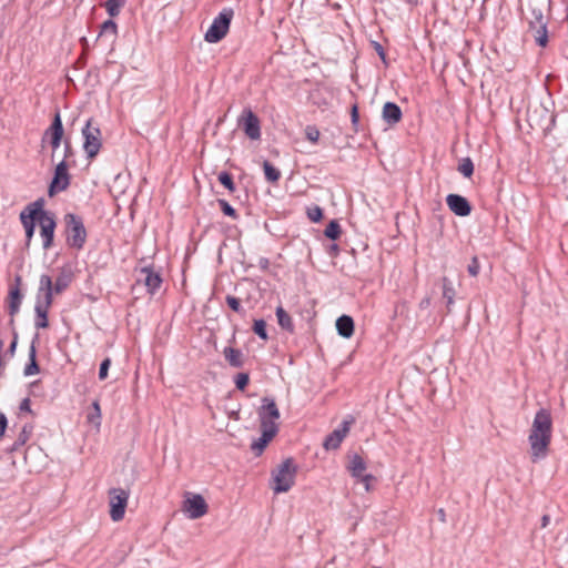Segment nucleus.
<instances>
[{"label": "nucleus", "instance_id": "54", "mask_svg": "<svg viewBox=\"0 0 568 568\" xmlns=\"http://www.w3.org/2000/svg\"><path fill=\"white\" fill-rule=\"evenodd\" d=\"M429 305H430V298L429 297L423 298L420 301V303H419V307L420 308H427Z\"/></svg>", "mask_w": 568, "mask_h": 568}, {"label": "nucleus", "instance_id": "7", "mask_svg": "<svg viewBox=\"0 0 568 568\" xmlns=\"http://www.w3.org/2000/svg\"><path fill=\"white\" fill-rule=\"evenodd\" d=\"M527 121L531 129L539 130L547 134L551 131L556 115L542 105L529 108L527 111Z\"/></svg>", "mask_w": 568, "mask_h": 568}, {"label": "nucleus", "instance_id": "48", "mask_svg": "<svg viewBox=\"0 0 568 568\" xmlns=\"http://www.w3.org/2000/svg\"><path fill=\"white\" fill-rule=\"evenodd\" d=\"M373 47H374L375 51L377 52V54L379 55V58L383 60V62L386 63V53L384 51L383 45L379 42L374 41Z\"/></svg>", "mask_w": 568, "mask_h": 568}, {"label": "nucleus", "instance_id": "32", "mask_svg": "<svg viewBox=\"0 0 568 568\" xmlns=\"http://www.w3.org/2000/svg\"><path fill=\"white\" fill-rule=\"evenodd\" d=\"M341 233H342V229H341L339 223L336 220H332L327 224V226L324 231L325 236L333 241L339 239Z\"/></svg>", "mask_w": 568, "mask_h": 568}, {"label": "nucleus", "instance_id": "23", "mask_svg": "<svg viewBox=\"0 0 568 568\" xmlns=\"http://www.w3.org/2000/svg\"><path fill=\"white\" fill-rule=\"evenodd\" d=\"M63 133H64V129H63L61 115H60V112L57 111L54 116H53L52 123L45 130L42 140L44 141L47 138H49V139H62L63 138Z\"/></svg>", "mask_w": 568, "mask_h": 568}, {"label": "nucleus", "instance_id": "50", "mask_svg": "<svg viewBox=\"0 0 568 568\" xmlns=\"http://www.w3.org/2000/svg\"><path fill=\"white\" fill-rule=\"evenodd\" d=\"M351 119H352V123L354 125H356L359 121V113H358V108L356 104H354L352 106V111H351Z\"/></svg>", "mask_w": 568, "mask_h": 568}, {"label": "nucleus", "instance_id": "29", "mask_svg": "<svg viewBox=\"0 0 568 568\" xmlns=\"http://www.w3.org/2000/svg\"><path fill=\"white\" fill-rule=\"evenodd\" d=\"M32 434V426L30 425H24L21 429V432L19 433L17 439L14 440V443L12 444L10 450L11 452H16L18 450L20 447H22L30 438Z\"/></svg>", "mask_w": 568, "mask_h": 568}, {"label": "nucleus", "instance_id": "33", "mask_svg": "<svg viewBox=\"0 0 568 568\" xmlns=\"http://www.w3.org/2000/svg\"><path fill=\"white\" fill-rule=\"evenodd\" d=\"M457 170L465 178H470L474 173V163H473L471 159L470 158L462 159L458 164Z\"/></svg>", "mask_w": 568, "mask_h": 568}, {"label": "nucleus", "instance_id": "3", "mask_svg": "<svg viewBox=\"0 0 568 568\" xmlns=\"http://www.w3.org/2000/svg\"><path fill=\"white\" fill-rule=\"evenodd\" d=\"M73 277L74 274L70 265L60 267L54 283L50 275L42 274L39 281L38 295L48 297L50 293V298L53 302V295L63 293L71 285Z\"/></svg>", "mask_w": 568, "mask_h": 568}, {"label": "nucleus", "instance_id": "41", "mask_svg": "<svg viewBox=\"0 0 568 568\" xmlns=\"http://www.w3.org/2000/svg\"><path fill=\"white\" fill-rule=\"evenodd\" d=\"M307 216L312 222H320L323 219V210L314 205L313 207L307 209Z\"/></svg>", "mask_w": 568, "mask_h": 568}, {"label": "nucleus", "instance_id": "31", "mask_svg": "<svg viewBox=\"0 0 568 568\" xmlns=\"http://www.w3.org/2000/svg\"><path fill=\"white\" fill-rule=\"evenodd\" d=\"M265 179L271 183H277L281 179V171L268 161L263 162Z\"/></svg>", "mask_w": 568, "mask_h": 568}, {"label": "nucleus", "instance_id": "21", "mask_svg": "<svg viewBox=\"0 0 568 568\" xmlns=\"http://www.w3.org/2000/svg\"><path fill=\"white\" fill-rule=\"evenodd\" d=\"M141 274H143L144 277L140 281L144 283L148 292L151 295L155 294L162 284L161 274L149 266L142 267Z\"/></svg>", "mask_w": 568, "mask_h": 568}, {"label": "nucleus", "instance_id": "2", "mask_svg": "<svg viewBox=\"0 0 568 568\" xmlns=\"http://www.w3.org/2000/svg\"><path fill=\"white\" fill-rule=\"evenodd\" d=\"M549 0H529L527 13L524 16L528 23V32L531 33L537 45L545 48L548 44V16Z\"/></svg>", "mask_w": 568, "mask_h": 568}, {"label": "nucleus", "instance_id": "16", "mask_svg": "<svg viewBox=\"0 0 568 568\" xmlns=\"http://www.w3.org/2000/svg\"><path fill=\"white\" fill-rule=\"evenodd\" d=\"M20 284H21V277L20 276H16L14 285H12L10 287V291H9L8 312H9V315L11 316L10 322H9V325L11 327H13V325H14V318L13 317H14L16 314H18V312L20 310V306H21V303H22V298H23V295H22V293L20 291Z\"/></svg>", "mask_w": 568, "mask_h": 568}, {"label": "nucleus", "instance_id": "55", "mask_svg": "<svg viewBox=\"0 0 568 568\" xmlns=\"http://www.w3.org/2000/svg\"><path fill=\"white\" fill-rule=\"evenodd\" d=\"M258 264H260V266H261L262 268L266 270V268L268 267V264H270V263H268V260H267V258L262 257V258H260Z\"/></svg>", "mask_w": 568, "mask_h": 568}, {"label": "nucleus", "instance_id": "59", "mask_svg": "<svg viewBox=\"0 0 568 568\" xmlns=\"http://www.w3.org/2000/svg\"><path fill=\"white\" fill-rule=\"evenodd\" d=\"M406 1H407L408 3H412V4L417 2V0H406Z\"/></svg>", "mask_w": 568, "mask_h": 568}, {"label": "nucleus", "instance_id": "30", "mask_svg": "<svg viewBox=\"0 0 568 568\" xmlns=\"http://www.w3.org/2000/svg\"><path fill=\"white\" fill-rule=\"evenodd\" d=\"M128 0H106L104 8L111 18L120 14L121 9L125 6Z\"/></svg>", "mask_w": 568, "mask_h": 568}, {"label": "nucleus", "instance_id": "49", "mask_svg": "<svg viewBox=\"0 0 568 568\" xmlns=\"http://www.w3.org/2000/svg\"><path fill=\"white\" fill-rule=\"evenodd\" d=\"M19 409H20V412H27V413L32 414L30 398L22 399V402L19 405Z\"/></svg>", "mask_w": 568, "mask_h": 568}, {"label": "nucleus", "instance_id": "38", "mask_svg": "<svg viewBox=\"0 0 568 568\" xmlns=\"http://www.w3.org/2000/svg\"><path fill=\"white\" fill-rule=\"evenodd\" d=\"M217 203H219V206H220L221 211L225 215H227V216H230V217H232L234 220L239 219V214H237L236 210L226 200L219 199Z\"/></svg>", "mask_w": 568, "mask_h": 568}, {"label": "nucleus", "instance_id": "27", "mask_svg": "<svg viewBox=\"0 0 568 568\" xmlns=\"http://www.w3.org/2000/svg\"><path fill=\"white\" fill-rule=\"evenodd\" d=\"M223 354L225 359L232 367L240 368L243 366V355L240 349L233 347H225Z\"/></svg>", "mask_w": 568, "mask_h": 568}, {"label": "nucleus", "instance_id": "51", "mask_svg": "<svg viewBox=\"0 0 568 568\" xmlns=\"http://www.w3.org/2000/svg\"><path fill=\"white\" fill-rule=\"evenodd\" d=\"M72 155H73V150H72L71 143L69 140H65L64 141V159L63 160L67 161V159H69Z\"/></svg>", "mask_w": 568, "mask_h": 568}, {"label": "nucleus", "instance_id": "17", "mask_svg": "<svg viewBox=\"0 0 568 568\" xmlns=\"http://www.w3.org/2000/svg\"><path fill=\"white\" fill-rule=\"evenodd\" d=\"M52 301L50 298V293L48 294V297L39 296L37 294V302L34 306L36 312V320H34V326L39 328H47L49 326L48 322V312L50 307L52 306Z\"/></svg>", "mask_w": 568, "mask_h": 568}, {"label": "nucleus", "instance_id": "1", "mask_svg": "<svg viewBox=\"0 0 568 568\" xmlns=\"http://www.w3.org/2000/svg\"><path fill=\"white\" fill-rule=\"evenodd\" d=\"M552 419L548 409H539L534 418L528 436L531 449V460L537 462L545 458L551 442Z\"/></svg>", "mask_w": 568, "mask_h": 568}, {"label": "nucleus", "instance_id": "52", "mask_svg": "<svg viewBox=\"0 0 568 568\" xmlns=\"http://www.w3.org/2000/svg\"><path fill=\"white\" fill-rule=\"evenodd\" d=\"M339 253V247L337 244H331L328 247V254L333 257L337 256Z\"/></svg>", "mask_w": 568, "mask_h": 568}, {"label": "nucleus", "instance_id": "25", "mask_svg": "<svg viewBox=\"0 0 568 568\" xmlns=\"http://www.w3.org/2000/svg\"><path fill=\"white\" fill-rule=\"evenodd\" d=\"M38 338V335H36L34 339L32 341L30 348H29V363L24 367V375L31 376L36 375L40 372V367L37 362V348H36V339Z\"/></svg>", "mask_w": 568, "mask_h": 568}, {"label": "nucleus", "instance_id": "45", "mask_svg": "<svg viewBox=\"0 0 568 568\" xmlns=\"http://www.w3.org/2000/svg\"><path fill=\"white\" fill-rule=\"evenodd\" d=\"M12 342L9 346V349H8V353L13 356L14 355V352H16V348H17V344H18V333L17 331L14 329V326L12 327Z\"/></svg>", "mask_w": 568, "mask_h": 568}, {"label": "nucleus", "instance_id": "12", "mask_svg": "<svg viewBox=\"0 0 568 568\" xmlns=\"http://www.w3.org/2000/svg\"><path fill=\"white\" fill-rule=\"evenodd\" d=\"M209 506L200 494L186 493L182 510L190 519H197L207 513Z\"/></svg>", "mask_w": 568, "mask_h": 568}, {"label": "nucleus", "instance_id": "13", "mask_svg": "<svg viewBox=\"0 0 568 568\" xmlns=\"http://www.w3.org/2000/svg\"><path fill=\"white\" fill-rule=\"evenodd\" d=\"M70 185V174L68 172V163L62 160L57 164L52 181L49 185L48 194L50 197L65 191Z\"/></svg>", "mask_w": 568, "mask_h": 568}, {"label": "nucleus", "instance_id": "19", "mask_svg": "<svg viewBox=\"0 0 568 568\" xmlns=\"http://www.w3.org/2000/svg\"><path fill=\"white\" fill-rule=\"evenodd\" d=\"M446 203L449 210L458 216H467L471 212V205L469 201L459 194H448Z\"/></svg>", "mask_w": 568, "mask_h": 568}, {"label": "nucleus", "instance_id": "22", "mask_svg": "<svg viewBox=\"0 0 568 568\" xmlns=\"http://www.w3.org/2000/svg\"><path fill=\"white\" fill-rule=\"evenodd\" d=\"M382 116L388 125H395L402 120L403 113L396 103L386 102L383 106Z\"/></svg>", "mask_w": 568, "mask_h": 568}, {"label": "nucleus", "instance_id": "4", "mask_svg": "<svg viewBox=\"0 0 568 568\" xmlns=\"http://www.w3.org/2000/svg\"><path fill=\"white\" fill-rule=\"evenodd\" d=\"M63 221L67 245L77 251L82 250L88 237L83 219L74 213H67Z\"/></svg>", "mask_w": 568, "mask_h": 568}, {"label": "nucleus", "instance_id": "6", "mask_svg": "<svg viewBox=\"0 0 568 568\" xmlns=\"http://www.w3.org/2000/svg\"><path fill=\"white\" fill-rule=\"evenodd\" d=\"M234 11L231 8H224L204 34V40L209 43L220 42L229 32Z\"/></svg>", "mask_w": 568, "mask_h": 568}, {"label": "nucleus", "instance_id": "58", "mask_svg": "<svg viewBox=\"0 0 568 568\" xmlns=\"http://www.w3.org/2000/svg\"><path fill=\"white\" fill-rule=\"evenodd\" d=\"M93 406H94L95 410L98 412V415H100V407H99V404L95 402V403L93 404Z\"/></svg>", "mask_w": 568, "mask_h": 568}, {"label": "nucleus", "instance_id": "24", "mask_svg": "<svg viewBox=\"0 0 568 568\" xmlns=\"http://www.w3.org/2000/svg\"><path fill=\"white\" fill-rule=\"evenodd\" d=\"M336 329L342 337H352L354 334V320L349 315L339 316L336 320Z\"/></svg>", "mask_w": 568, "mask_h": 568}, {"label": "nucleus", "instance_id": "47", "mask_svg": "<svg viewBox=\"0 0 568 568\" xmlns=\"http://www.w3.org/2000/svg\"><path fill=\"white\" fill-rule=\"evenodd\" d=\"M361 483L364 484V487H365V490L366 491H369L371 490V480L374 479L373 475L371 474H366L359 478H357Z\"/></svg>", "mask_w": 568, "mask_h": 568}, {"label": "nucleus", "instance_id": "39", "mask_svg": "<svg viewBox=\"0 0 568 568\" xmlns=\"http://www.w3.org/2000/svg\"><path fill=\"white\" fill-rule=\"evenodd\" d=\"M225 302H226L227 306L235 313L241 314V315L245 314V311H244L243 306L241 305L240 298H237L233 295H226Z\"/></svg>", "mask_w": 568, "mask_h": 568}, {"label": "nucleus", "instance_id": "42", "mask_svg": "<svg viewBox=\"0 0 568 568\" xmlns=\"http://www.w3.org/2000/svg\"><path fill=\"white\" fill-rule=\"evenodd\" d=\"M320 131L317 130L316 126L314 125H307L306 129H305V136L306 139L312 142V143H316L320 139Z\"/></svg>", "mask_w": 568, "mask_h": 568}, {"label": "nucleus", "instance_id": "9", "mask_svg": "<svg viewBox=\"0 0 568 568\" xmlns=\"http://www.w3.org/2000/svg\"><path fill=\"white\" fill-rule=\"evenodd\" d=\"M44 205V200L39 199L29 205L20 213V221L26 231L27 237V246L30 245V242L34 234L36 222H38V217L40 216V212H42Z\"/></svg>", "mask_w": 568, "mask_h": 568}, {"label": "nucleus", "instance_id": "34", "mask_svg": "<svg viewBox=\"0 0 568 568\" xmlns=\"http://www.w3.org/2000/svg\"><path fill=\"white\" fill-rule=\"evenodd\" d=\"M116 33H118V26H116V23L112 19H109V20L104 21L101 24V30H100L98 37H103V36H106V34L115 37Z\"/></svg>", "mask_w": 568, "mask_h": 568}, {"label": "nucleus", "instance_id": "46", "mask_svg": "<svg viewBox=\"0 0 568 568\" xmlns=\"http://www.w3.org/2000/svg\"><path fill=\"white\" fill-rule=\"evenodd\" d=\"M8 427V419L4 413L0 412V438L4 436L6 429Z\"/></svg>", "mask_w": 568, "mask_h": 568}, {"label": "nucleus", "instance_id": "14", "mask_svg": "<svg viewBox=\"0 0 568 568\" xmlns=\"http://www.w3.org/2000/svg\"><path fill=\"white\" fill-rule=\"evenodd\" d=\"M239 125L251 140H258L261 138L260 119L251 109L246 108L243 110L239 119Z\"/></svg>", "mask_w": 568, "mask_h": 568}, {"label": "nucleus", "instance_id": "20", "mask_svg": "<svg viewBox=\"0 0 568 568\" xmlns=\"http://www.w3.org/2000/svg\"><path fill=\"white\" fill-rule=\"evenodd\" d=\"M261 436L258 439L254 440L251 444V450L256 455L260 456L263 450L266 448L268 443L276 436L278 433V428H275L274 426H267V428H261Z\"/></svg>", "mask_w": 568, "mask_h": 568}, {"label": "nucleus", "instance_id": "40", "mask_svg": "<svg viewBox=\"0 0 568 568\" xmlns=\"http://www.w3.org/2000/svg\"><path fill=\"white\" fill-rule=\"evenodd\" d=\"M250 376L247 373H239L235 376V386L240 390H244L246 386L248 385Z\"/></svg>", "mask_w": 568, "mask_h": 568}, {"label": "nucleus", "instance_id": "11", "mask_svg": "<svg viewBox=\"0 0 568 568\" xmlns=\"http://www.w3.org/2000/svg\"><path fill=\"white\" fill-rule=\"evenodd\" d=\"M261 428H267V426H274L278 428L276 423L280 419V410L273 397H263L262 405L257 410Z\"/></svg>", "mask_w": 568, "mask_h": 568}, {"label": "nucleus", "instance_id": "37", "mask_svg": "<svg viewBox=\"0 0 568 568\" xmlns=\"http://www.w3.org/2000/svg\"><path fill=\"white\" fill-rule=\"evenodd\" d=\"M253 332L263 341L268 339L267 331H266V322L264 320H255L253 324Z\"/></svg>", "mask_w": 568, "mask_h": 568}, {"label": "nucleus", "instance_id": "57", "mask_svg": "<svg viewBox=\"0 0 568 568\" xmlns=\"http://www.w3.org/2000/svg\"><path fill=\"white\" fill-rule=\"evenodd\" d=\"M438 514H439L440 519H442V520H444V519H445V513H444V510H443V509H440V510L438 511Z\"/></svg>", "mask_w": 568, "mask_h": 568}, {"label": "nucleus", "instance_id": "35", "mask_svg": "<svg viewBox=\"0 0 568 568\" xmlns=\"http://www.w3.org/2000/svg\"><path fill=\"white\" fill-rule=\"evenodd\" d=\"M443 296L447 300V305L454 303L455 290L447 277H443Z\"/></svg>", "mask_w": 568, "mask_h": 568}, {"label": "nucleus", "instance_id": "8", "mask_svg": "<svg viewBox=\"0 0 568 568\" xmlns=\"http://www.w3.org/2000/svg\"><path fill=\"white\" fill-rule=\"evenodd\" d=\"M84 139L83 150L89 159H93L100 152L102 146V133L98 124L92 119L88 120L82 129Z\"/></svg>", "mask_w": 568, "mask_h": 568}, {"label": "nucleus", "instance_id": "10", "mask_svg": "<svg viewBox=\"0 0 568 568\" xmlns=\"http://www.w3.org/2000/svg\"><path fill=\"white\" fill-rule=\"evenodd\" d=\"M110 517L113 521H120L123 519L128 500L130 497L129 491L123 488H111L108 491Z\"/></svg>", "mask_w": 568, "mask_h": 568}, {"label": "nucleus", "instance_id": "5", "mask_svg": "<svg viewBox=\"0 0 568 568\" xmlns=\"http://www.w3.org/2000/svg\"><path fill=\"white\" fill-rule=\"evenodd\" d=\"M297 466L293 458H286L272 470V489L275 494L288 491L295 484Z\"/></svg>", "mask_w": 568, "mask_h": 568}, {"label": "nucleus", "instance_id": "44", "mask_svg": "<svg viewBox=\"0 0 568 568\" xmlns=\"http://www.w3.org/2000/svg\"><path fill=\"white\" fill-rule=\"evenodd\" d=\"M110 365H111L110 358L103 359L102 363L100 364L99 378L101 381H103L108 377V371H109Z\"/></svg>", "mask_w": 568, "mask_h": 568}, {"label": "nucleus", "instance_id": "56", "mask_svg": "<svg viewBox=\"0 0 568 568\" xmlns=\"http://www.w3.org/2000/svg\"><path fill=\"white\" fill-rule=\"evenodd\" d=\"M549 521H550L549 516L548 515H544L542 518H541V527L542 528L547 527Z\"/></svg>", "mask_w": 568, "mask_h": 568}, {"label": "nucleus", "instance_id": "36", "mask_svg": "<svg viewBox=\"0 0 568 568\" xmlns=\"http://www.w3.org/2000/svg\"><path fill=\"white\" fill-rule=\"evenodd\" d=\"M217 180L230 192H234L236 190V186H235V183L233 181V178H232V175L229 172H226V171L220 172L219 176H217Z\"/></svg>", "mask_w": 568, "mask_h": 568}, {"label": "nucleus", "instance_id": "15", "mask_svg": "<svg viewBox=\"0 0 568 568\" xmlns=\"http://www.w3.org/2000/svg\"><path fill=\"white\" fill-rule=\"evenodd\" d=\"M38 223L40 225V234L43 240V248L48 250L53 244L54 230L57 226L54 215L45 210L40 212V216L38 217Z\"/></svg>", "mask_w": 568, "mask_h": 568}, {"label": "nucleus", "instance_id": "18", "mask_svg": "<svg viewBox=\"0 0 568 568\" xmlns=\"http://www.w3.org/2000/svg\"><path fill=\"white\" fill-rule=\"evenodd\" d=\"M353 422V419L343 420L338 428L334 429L329 435L326 436L323 443L324 448L326 450L337 449L341 446L343 439L348 434Z\"/></svg>", "mask_w": 568, "mask_h": 568}, {"label": "nucleus", "instance_id": "26", "mask_svg": "<svg viewBox=\"0 0 568 568\" xmlns=\"http://www.w3.org/2000/svg\"><path fill=\"white\" fill-rule=\"evenodd\" d=\"M347 469L353 477L359 478L365 475L364 471L366 470V463L362 456L354 454L351 457Z\"/></svg>", "mask_w": 568, "mask_h": 568}, {"label": "nucleus", "instance_id": "43", "mask_svg": "<svg viewBox=\"0 0 568 568\" xmlns=\"http://www.w3.org/2000/svg\"><path fill=\"white\" fill-rule=\"evenodd\" d=\"M479 270H480L479 261H478L477 256H474L467 267V271L470 276L475 277L479 274Z\"/></svg>", "mask_w": 568, "mask_h": 568}, {"label": "nucleus", "instance_id": "53", "mask_svg": "<svg viewBox=\"0 0 568 568\" xmlns=\"http://www.w3.org/2000/svg\"><path fill=\"white\" fill-rule=\"evenodd\" d=\"M61 141L62 139H49L50 145L53 151H55L60 146Z\"/></svg>", "mask_w": 568, "mask_h": 568}, {"label": "nucleus", "instance_id": "28", "mask_svg": "<svg viewBox=\"0 0 568 568\" xmlns=\"http://www.w3.org/2000/svg\"><path fill=\"white\" fill-rule=\"evenodd\" d=\"M275 315L277 317L278 325L283 329H285L290 333L294 332L293 320H292L291 315L282 306L276 307Z\"/></svg>", "mask_w": 568, "mask_h": 568}]
</instances>
